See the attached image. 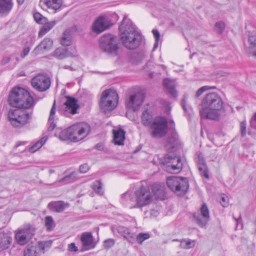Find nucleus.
<instances>
[{"label": "nucleus", "instance_id": "nucleus-39", "mask_svg": "<svg viewBox=\"0 0 256 256\" xmlns=\"http://www.w3.org/2000/svg\"><path fill=\"white\" fill-rule=\"evenodd\" d=\"M152 190L154 194L158 198L163 197L164 195V186L159 184H154L152 186Z\"/></svg>", "mask_w": 256, "mask_h": 256}, {"label": "nucleus", "instance_id": "nucleus-26", "mask_svg": "<svg viewBox=\"0 0 256 256\" xmlns=\"http://www.w3.org/2000/svg\"><path fill=\"white\" fill-rule=\"evenodd\" d=\"M248 43L246 50L252 56L256 57V34H252L249 36Z\"/></svg>", "mask_w": 256, "mask_h": 256}, {"label": "nucleus", "instance_id": "nucleus-45", "mask_svg": "<svg viewBox=\"0 0 256 256\" xmlns=\"http://www.w3.org/2000/svg\"><path fill=\"white\" fill-rule=\"evenodd\" d=\"M34 18L35 21L38 24H42L43 23L47 21L46 18L43 16L39 12H35L34 14Z\"/></svg>", "mask_w": 256, "mask_h": 256}, {"label": "nucleus", "instance_id": "nucleus-14", "mask_svg": "<svg viewBox=\"0 0 256 256\" xmlns=\"http://www.w3.org/2000/svg\"><path fill=\"white\" fill-rule=\"evenodd\" d=\"M194 218L196 224L200 227L204 226L210 219V212L206 204H204L200 210V214L194 213Z\"/></svg>", "mask_w": 256, "mask_h": 256}, {"label": "nucleus", "instance_id": "nucleus-34", "mask_svg": "<svg viewBox=\"0 0 256 256\" xmlns=\"http://www.w3.org/2000/svg\"><path fill=\"white\" fill-rule=\"evenodd\" d=\"M24 253V256H40V248L34 246H28Z\"/></svg>", "mask_w": 256, "mask_h": 256}, {"label": "nucleus", "instance_id": "nucleus-55", "mask_svg": "<svg viewBox=\"0 0 256 256\" xmlns=\"http://www.w3.org/2000/svg\"><path fill=\"white\" fill-rule=\"evenodd\" d=\"M38 244L40 247V248L44 250L46 246H50L51 244V242H39Z\"/></svg>", "mask_w": 256, "mask_h": 256}, {"label": "nucleus", "instance_id": "nucleus-17", "mask_svg": "<svg viewBox=\"0 0 256 256\" xmlns=\"http://www.w3.org/2000/svg\"><path fill=\"white\" fill-rule=\"evenodd\" d=\"M82 248L81 251L84 252L95 248L96 242H94V237L90 232H84L80 238Z\"/></svg>", "mask_w": 256, "mask_h": 256}, {"label": "nucleus", "instance_id": "nucleus-21", "mask_svg": "<svg viewBox=\"0 0 256 256\" xmlns=\"http://www.w3.org/2000/svg\"><path fill=\"white\" fill-rule=\"evenodd\" d=\"M122 203L130 208H134V206L136 204V196L134 193L131 192H127L122 196Z\"/></svg>", "mask_w": 256, "mask_h": 256}, {"label": "nucleus", "instance_id": "nucleus-57", "mask_svg": "<svg viewBox=\"0 0 256 256\" xmlns=\"http://www.w3.org/2000/svg\"><path fill=\"white\" fill-rule=\"evenodd\" d=\"M222 202H221L222 203V204L223 206L225 207L227 205V201H226V198L224 196H222Z\"/></svg>", "mask_w": 256, "mask_h": 256}, {"label": "nucleus", "instance_id": "nucleus-59", "mask_svg": "<svg viewBox=\"0 0 256 256\" xmlns=\"http://www.w3.org/2000/svg\"><path fill=\"white\" fill-rule=\"evenodd\" d=\"M169 124H170V128L174 130H175V124H174V122L173 120H171Z\"/></svg>", "mask_w": 256, "mask_h": 256}, {"label": "nucleus", "instance_id": "nucleus-7", "mask_svg": "<svg viewBox=\"0 0 256 256\" xmlns=\"http://www.w3.org/2000/svg\"><path fill=\"white\" fill-rule=\"evenodd\" d=\"M118 94L115 90H107L102 93L100 102V108L105 112L113 110L118 104Z\"/></svg>", "mask_w": 256, "mask_h": 256}, {"label": "nucleus", "instance_id": "nucleus-1", "mask_svg": "<svg viewBox=\"0 0 256 256\" xmlns=\"http://www.w3.org/2000/svg\"><path fill=\"white\" fill-rule=\"evenodd\" d=\"M120 40L123 46L128 50L136 49L141 44L142 35L136 30V26L126 17L123 18L119 26Z\"/></svg>", "mask_w": 256, "mask_h": 256}, {"label": "nucleus", "instance_id": "nucleus-43", "mask_svg": "<svg viewBox=\"0 0 256 256\" xmlns=\"http://www.w3.org/2000/svg\"><path fill=\"white\" fill-rule=\"evenodd\" d=\"M53 56L59 60H62L66 57L64 50L62 48H57L54 52Z\"/></svg>", "mask_w": 256, "mask_h": 256}, {"label": "nucleus", "instance_id": "nucleus-6", "mask_svg": "<svg viewBox=\"0 0 256 256\" xmlns=\"http://www.w3.org/2000/svg\"><path fill=\"white\" fill-rule=\"evenodd\" d=\"M136 196V204L134 208H142L150 204L154 200L152 193L149 188L146 186H142L134 192Z\"/></svg>", "mask_w": 256, "mask_h": 256}, {"label": "nucleus", "instance_id": "nucleus-62", "mask_svg": "<svg viewBox=\"0 0 256 256\" xmlns=\"http://www.w3.org/2000/svg\"><path fill=\"white\" fill-rule=\"evenodd\" d=\"M234 218L236 220V222H237V225L238 224V223L240 222H241L242 221V218H241V216H240L239 218Z\"/></svg>", "mask_w": 256, "mask_h": 256}, {"label": "nucleus", "instance_id": "nucleus-48", "mask_svg": "<svg viewBox=\"0 0 256 256\" xmlns=\"http://www.w3.org/2000/svg\"><path fill=\"white\" fill-rule=\"evenodd\" d=\"M115 244V240L113 238H108L103 243V246L106 249H109L112 248Z\"/></svg>", "mask_w": 256, "mask_h": 256}, {"label": "nucleus", "instance_id": "nucleus-30", "mask_svg": "<svg viewBox=\"0 0 256 256\" xmlns=\"http://www.w3.org/2000/svg\"><path fill=\"white\" fill-rule=\"evenodd\" d=\"M114 144L118 145H123L125 138V132L124 130L119 128L118 130H114Z\"/></svg>", "mask_w": 256, "mask_h": 256}, {"label": "nucleus", "instance_id": "nucleus-47", "mask_svg": "<svg viewBox=\"0 0 256 256\" xmlns=\"http://www.w3.org/2000/svg\"><path fill=\"white\" fill-rule=\"evenodd\" d=\"M216 87L214 86H204L200 88L196 92V97L198 98L200 96H201L204 92L206 90H214L216 89Z\"/></svg>", "mask_w": 256, "mask_h": 256}, {"label": "nucleus", "instance_id": "nucleus-27", "mask_svg": "<svg viewBox=\"0 0 256 256\" xmlns=\"http://www.w3.org/2000/svg\"><path fill=\"white\" fill-rule=\"evenodd\" d=\"M24 232L20 228L16 230L15 234V238L17 243L21 246L24 245L30 240L29 237L31 235L30 232L27 236L24 235Z\"/></svg>", "mask_w": 256, "mask_h": 256}, {"label": "nucleus", "instance_id": "nucleus-23", "mask_svg": "<svg viewBox=\"0 0 256 256\" xmlns=\"http://www.w3.org/2000/svg\"><path fill=\"white\" fill-rule=\"evenodd\" d=\"M53 40L50 38H45L34 49L35 53L38 54L42 50H48L52 48Z\"/></svg>", "mask_w": 256, "mask_h": 256}, {"label": "nucleus", "instance_id": "nucleus-49", "mask_svg": "<svg viewBox=\"0 0 256 256\" xmlns=\"http://www.w3.org/2000/svg\"><path fill=\"white\" fill-rule=\"evenodd\" d=\"M225 28V24L223 22H219L215 24V29L220 33H222Z\"/></svg>", "mask_w": 256, "mask_h": 256}, {"label": "nucleus", "instance_id": "nucleus-29", "mask_svg": "<svg viewBox=\"0 0 256 256\" xmlns=\"http://www.w3.org/2000/svg\"><path fill=\"white\" fill-rule=\"evenodd\" d=\"M14 6L12 0H1V16L8 15Z\"/></svg>", "mask_w": 256, "mask_h": 256}, {"label": "nucleus", "instance_id": "nucleus-2", "mask_svg": "<svg viewBox=\"0 0 256 256\" xmlns=\"http://www.w3.org/2000/svg\"><path fill=\"white\" fill-rule=\"evenodd\" d=\"M202 108L200 111L203 118L218 120L220 117L219 111L223 107L221 97L216 92H210L206 95L202 102Z\"/></svg>", "mask_w": 256, "mask_h": 256}, {"label": "nucleus", "instance_id": "nucleus-24", "mask_svg": "<svg viewBox=\"0 0 256 256\" xmlns=\"http://www.w3.org/2000/svg\"><path fill=\"white\" fill-rule=\"evenodd\" d=\"M12 241V233L8 230L3 232L2 236L1 235V250L8 248Z\"/></svg>", "mask_w": 256, "mask_h": 256}, {"label": "nucleus", "instance_id": "nucleus-11", "mask_svg": "<svg viewBox=\"0 0 256 256\" xmlns=\"http://www.w3.org/2000/svg\"><path fill=\"white\" fill-rule=\"evenodd\" d=\"M71 141L76 142L86 137L90 132V126L86 122L74 124L69 127Z\"/></svg>", "mask_w": 256, "mask_h": 256}, {"label": "nucleus", "instance_id": "nucleus-41", "mask_svg": "<svg viewBox=\"0 0 256 256\" xmlns=\"http://www.w3.org/2000/svg\"><path fill=\"white\" fill-rule=\"evenodd\" d=\"M196 241L190 239H183L180 240V247L184 249H190L194 246Z\"/></svg>", "mask_w": 256, "mask_h": 256}, {"label": "nucleus", "instance_id": "nucleus-33", "mask_svg": "<svg viewBox=\"0 0 256 256\" xmlns=\"http://www.w3.org/2000/svg\"><path fill=\"white\" fill-rule=\"evenodd\" d=\"M70 132L69 131V127L65 130H61L60 128H56L54 134L56 137L59 138L61 140H71V136H70Z\"/></svg>", "mask_w": 256, "mask_h": 256}, {"label": "nucleus", "instance_id": "nucleus-63", "mask_svg": "<svg viewBox=\"0 0 256 256\" xmlns=\"http://www.w3.org/2000/svg\"><path fill=\"white\" fill-rule=\"evenodd\" d=\"M16 0L19 4H22L24 1V0Z\"/></svg>", "mask_w": 256, "mask_h": 256}, {"label": "nucleus", "instance_id": "nucleus-20", "mask_svg": "<svg viewBox=\"0 0 256 256\" xmlns=\"http://www.w3.org/2000/svg\"><path fill=\"white\" fill-rule=\"evenodd\" d=\"M64 110L66 112L74 114L78 113L79 105L78 104L76 99L70 96L67 97L66 101L64 102Z\"/></svg>", "mask_w": 256, "mask_h": 256}, {"label": "nucleus", "instance_id": "nucleus-19", "mask_svg": "<svg viewBox=\"0 0 256 256\" xmlns=\"http://www.w3.org/2000/svg\"><path fill=\"white\" fill-rule=\"evenodd\" d=\"M62 0H40L39 6L43 10L46 8L54 10L60 9L62 6Z\"/></svg>", "mask_w": 256, "mask_h": 256}, {"label": "nucleus", "instance_id": "nucleus-53", "mask_svg": "<svg viewBox=\"0 0 256 256\" xmlns=\"http://www.w3.org/2000/svg\"><path fill=\"white\" fill-rule=\"evenodd\" d=\"M90 169V166L87 164H82L80 166V172L81 173H86V172Z\"/></svg>", "mask_w": 256, "mask_h": 256}, {"label": "nucleus", "instance_id": "nucleus-31", "mask_svg": "<svg viewBox=\"0 0 256 256\" xmlns=\"http://www.w3.org/2000/svg\"><path fill=\"white\" fill-rule=\"evenodd\" d=\"M69 206L68 204H64L62 202H50L48 204L50 209L57 212H60Z\"/></svg>", "mask_w": 256, "mask_h": 256}, {"label": "nucleus", "instance_id": "nucleus-56", "mask_svg": "<svg viewBox=\"0 0 256 256\" xmlns=\"http://www.w3.org/2000/svg\"><path fill=\"white\" fill-rule=\"evenodd\" d=\"M256 112L255 113L253 118L251 120V121L250 122V124L252 128H256Z\"/></svg>", "mask_w": 256, "mask_h": 256}, {"label": "nucleus", "instance_id": "nucleus-52", "mask_svg": "<svg viewBox=\"0 0 256 256\" xmlns=\"http://www.w3.org/2000/svg\"><path fill=\"white\" fill-rule=\"evenodd\" d=\"M68 250L70 252H76L78 250L76 244L72 242L68 245Z\"/></svg>", "mask_w": 256, "mask_h": 256}, {"label": "nucleus", "instance_id": "nucleus-28", "mask_svg": "<svg viewBox=\"0 0 256 256\" xmlns=\"http://www.w3.org/2000/svg\"><path fill=\"white\" fill-rule=\"evenodd\" d=\"M56 114V100L54 102L52 108L50 110V117L48 118V123L49 126H48V131L53 130L56 126V121L57 118H55Z\"/></svg>", "mask_w": 256, "mask_h": 256}, {"label": "nucleus", "instance_id": "nucleus-32", "mask_svg": "<svg viewBox=\"0 0 256 256\" xmlns=\"http://www.w3.org/2000/svg\"><path fill=\"white\" fill-rule=\"evenodd\" d=\"M57 22L55 20L43 23L44 26L38 32V36L42 37L48 32L56 24Z\"/></svg>", "mask_w": 256, "mask_h": 256}, {"label": "nucleus", "instance_id": "nucleus-9", "mask_svg": "<svg viewBox=\"0 0 256 256\" xmlns=\"http://www.w3.org/2000/svg\"><path fill=\"white\" fill-rule=\"evenodd\" d=\"M168 122L165 117H156L150 126V135L154 138H162L168 132Z\"/></svg>", "mask_w": 256, "mask_h": 256}, {"label": "nucleus", "instance_id": "nucleus-54", "mask_svg": "<svg viewBox=\"0 0 256 256\" xmlns=\"http://www.w3.org/2000/svg\"><path fill=\"white\" fill-rule=\"evenodd\" d=\"M30 50V48L28 46H26L24 48L22 52L20 54V56L22 58H24L28 54Z\"/></svg>", "mask_w": 256, "mask_h": 256}, {"label": "nucleus", "instance_id": "nucleus-22", "mask_svg": "<svg viewBox=\"0 0 256 256\" xmlns=\"http://www.w3.org/2000/svg\"><path fill=\"white\" fill-rule=\"evenodd\" d=\"M179 144V140L177 134L174 132L166 139V147L168 150H172Z\"/></svg>", "mask_w": 256, "mask_h": 256}, {"label": "nucleus", "instance_id": "nucleus-8", "mask_svg": "<svg viewBox=\"0 0 256 256\" xmlns=\"http://www.w3.org/2000/svg\"><path fill=\"white\" fill-rule=\"evenodd\" d=\"M162 162L163 164V168L168 172L178 173L182 168L183 164L180 158L172 153L166 154Z\"/></svg>", "mask_w": 256, "mask_h": 256}, {"label": "nucleus", "instance_id": "nucleus-35", "mask_svg": "<svg viewBox=\"0 0 256 256\" xmlns=\"http://www.w3.org/2000/svg\"><path fill=\"white\" fill-rule=\"evenodd\" d=\"M20 228L23 232H24V235L26 236L30 232L31 235L29 237L30 240L35 234L36 228L34 226L30 224H26Z\"/></svg>", "mask_w": 256, "mask_h": 256}, {"label": "nucleus", "instance_id": "nucleus-12", "mask_svg": "<svg viewBox=\"0 0 256 256\" xmlns=\"http://www.w3.org/2000/svg\"><path fill=\"white\" fill-rule=\"evenodd\" d=\"M32 87L40 92L48 90L50 86V80L46 75L39 74L34 77L31 81Z\"/></svg>", "mask_w": 256, "mask_h": 256}, {"label": "nucleus", "instance_id": "nucleus-46", "mask_svg": "<svg viewBox=\"0 0 256 256\" xmlns=\"http://www.w3.org/2000/svg\"><path fill=\"white\" fill-rule=\"evenodd\" d=\"M150 236L148 234L140 233L136 236V240L138 244H142L144 240L148 239Z\"/></svg>", "mask_w": 256, "mask_h": 256}, {"label": "nucleus", "instance_id": "nucleus-40", "mask_svg": "<svg viewBox=\"0 0 256 256\" xmlns=\"http://www.w3.org/2000/svg\"><path fill=\"white\" fill-rule=\"evenodd\" d=\"M78 178L77 172H72L70 174L66 176L63 178L58 180L59 182H65L66 183H70L75 181Z\"/></svg>", "mask_w": 256, "mask_h": 256}, {"label": "nucleus", "instance_id": "nucleus-42", "mask_svg": "<svg viewBox=\"0 0 256 256\" xmlns=\"http://www.w3.org/2000/svg\"><path fill=\"white\" fill-rule=\"evenodd\" d=\"M92 189L96 193L100 194H102L104 191L102 188V184L99 180L95 181L91 186Z\"/></svg>", "mask_w": 256, "mask_h": 256}, {"label": "nucleus", "instance_id": "nucleus-15", "mask_svg": "<svg viewBox=\"0 0 256 256\" xmlns=\"http://www.w3.org/2000/svg\"><path fill=\"white\" fill-rule=\"evenodd\" d=\"M110 26V20L105 17H98L92 26V30L98 34L109 28Z\"/></svg>", "mask_w": 256, "mask_h": 256}, {"label": "nucleus", "instance_id": "nucleus-10", "mask_svg": "<svg viewBox=\"0 0 256 256\" xmlns=\"http://www.w3.org/2000/svg\"><path fill=\"white\" fill-rule=\"evenodd\" d=\"M22 108L11 109L8 112V118L11 124L15 128H20L28 122L29 115Z\"/></svg>", "mask_w": 256, "mask_h": 256}, {"label": "nucleus", "instance_id": "nucleus-37", "mask_svg": "<svg viewBox=\"0 0 256 256\" xmlns=\"http://www.w3.org/2000/svg\"><path fill=\"white\" fill-rule=\"evenodd\" d=\"M141 119L142 123L144 126H150L153 121L152 116L148 112V110L142 112Z\"/></svg>", "mask_w": 256, "mask_h": 256}, {"label": "nucleus", "instance_id": "nucleus-51", "mask_svg": "<svg viewBox=\"0 0 256 256\" xmlns=\"http://www.w3.org/2000/svg\"><path fill=\"white\" fill-rule=\"evenodd\" d=\"M152 32L155 38V43L154 47V49H155L158 47V41L160 38V33L157 30H153Z\"/></svg>", "mask_w": 256, "mask_h": 256}, {"label": "nucleus", "instance_id": "nucleus-58", "mask_svg": "<svg viewBox=\"0 0 256 256\" xmlns=\"http://www.w3.org/2000/svg\"><path fill=\"white\" fill-rule=\"evenodd\" d=\"M62 68H64V69H68V70H70V71H74V70H75V68H74L71 66L65 65V66H64L62 67Z\"/></svg>", "mask_w": 256, "mask_h": 256}, {"label": "nucleus", "instance_id": "nucleus-3", "mask_svg": "<svg viewBox=\"0 0 256 256\" xmlns=\"http://www.w3.org/2000/svg\"><path fill=\"white\" fill-rule=\"evenodd\" d=\"M8 100L12 106L18 108H29L34 104L33 97L27 90L20 87L12 88Z\"/></svg>", "mask_w": 256, "mask_h": 256}, {"label": "nucleus", "instance_id": "nucleus-64", "mask_svg": "<svg viewBox=\"0 0 256 256\" xmlns=\"http://www.w3.org/2000/svg\"><path fill=\"white\" fill-rule=\"evenodd\" d=\"M182 108H183L184 110H186V106H185L184 102H182Z\"/></svg>", "mask_w": 256, "mask_h": 256}, {"label": "nucleus", "instance_id": "nucleus-44", "mask_svg": "<svg viewBox=\"0 0 256 256\" xmlns=\"http://www.w3.org/2000/svg\"><path fill=\"white\" fill-rule=\"evenodd\" d=\"M45 226L48 231H50L54 226L52 218L51 216H47L45 218Z\"/></svg>", "mask_w": 256, "mask_h": 256}, {"label": "nucleus", "instance_id": "nucleus-36", "mask_svg": "<svg viewBox=\"0 0 256 256\" xmlns=\"http://www.w3.org/2000/svg\"><path fill=\"white\" fill-rule=\"evenodd\" d=\"M61 44L64 46H68L72 44L70 30H66L64 32L60 40Z\"/></svg>", "mask_w": 256, "mask_h": 256}, {"label": "nucleus", "instance_id": "nucleus-18", "mask_svg": "<svg viewBox=\"0 0 256 256\" xmlns=\"http://www.w3.org/2000/svg\"><path fill=\"white\" fill-rule=\"evenodd\" d=\"M196 161L200 175L208 179L209 175L206 163L202 154L200 152H197L196 153Z\"/></svg>", "mask_w": 256, "mask_h": 256}, {"label": "nucleus", "instance_id": "nucleus-16", "mask_svg": "<svg viewBox=\"0 0 256 256\" xmlns=\"http://www.w3.org/2000/svg\"><path fill=\"white\" fill-rule=\"evenodd\" d=\"M111 230L114 234H116V233L120 234L130 243H134L135 240L134 234L127 228L120 226H112Z\"/></svg>", "mask_w": 256, "mask_h": 256}, {"label": "nucleus", "instance_id": "nucleus-4", "mask_svg": "<svg viewBox=\"0 0 256 256\" xmlns=\"http://www.w3.org/2000/svg\"><path fill=\"white\" fill-rule=\"evenodd\" d=\"M99 46L104 52L112 56H116L120 48V40L115 35L105 34L100 38Z\"/></svg>", "mask_w": 256, "mask_h": 256}, {"label": "nucleus", "instance_id": "nucleus-50", "mask_svg": "<svg viewBox=\"0 0 256 256\" xmlns=\"http://www.w3.org/2000/svg\"><path fill=\"white\" fill-rule=\"evenodd\" d=\"M240 128L241 135L244 137L246 134V120H244L240 122Z\"/></svg>", "mask_w": 256, "mask_h": 256}, {"label": "nucleus", "instance_id": "nucleus-38", "mask_svg": "<svg viewBox=\"0 0 256 256\" xmlns=\"http://www.w3.org/2000/svg\"><path fill=\"white\" fill-rule=\"evenodd\" d=\"M48 138L46 136L42 137L29 148V152L32 153L34 152L45 144Z\"/></svg>", "mask_w": 256, "mask_h": 256}, {"label": "nucleus", "instance_id": "nucleus-5", "mask_svg": "<svg viewBox=\"0 0 256 256\" xmlns=\"http://www.w3.org/2000/svg\"><path fill=\"white\" fill-rule=\"evenodd\" d=\"M168 186L178 196L184 195L189 188L187 178L180 176H170L166 179Z\"/></svg>", "mask_w": 256, "mask_h": 256}, {"label": "nucleus", "instance_id": "nucleus-13", "mask_svg": "<svg viewBox=\"0 0 256 256\" xmlns=\"http://www.w3.org/2000/svg\"><path fill=\"white\" fill-rule=\"evenodd\" d=\"M144 98V94L140 92L132 94L126 100V106L134 111L138 110L143 102Z\"/></svg>", "mask_w": 256, "mask_h": 256}, {"label": "nucleus", "instance_id": "nucleus-61", "mask_svg": "<svg viewBox=\"0 0 256 256\" xmlns=\"http://www.w3.org/2000/svg\"><path fill=\"white\" fill-rule=\"evenodd\" d=\"M10 60V58L9 57H6V58H4L2 60V64H6L8 62H9Z\"/></svg>", "mask_w": 256, "mask_h": 256}, {"label": "nucleus", "instance_id": "nucleus-25", "mask_svg": "<svg viewBox=\"0 0 256 256\" xmlns=\"http://www.w3.org/2000/svg\"><path fill=\"white\" fill-rule=\"evenodd\" d=\"M163 84L168 92L171 94L172 96L174 98H176L177 96V92L175 89L176 82L174 80L165 78L164 80Z\"/></svg>", "mask_w": 256, "mask_h": 256}, {"label": "nucleus", "instance_id": "nucleus-60", "mask_svg": "<svg viewBox=\"0 0 256 256\" xmlns=\"http://www.w3.org/2000/svg\"><path fill=\"white\" fill-rule=\"evenodd\" d=\"M95 148L98 150H102L103 149V145L101 144H98L95 146Z\"/></svg>", "mask_w": 256, "mask_h": 256}]
</instances>
